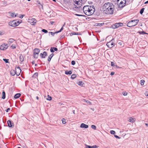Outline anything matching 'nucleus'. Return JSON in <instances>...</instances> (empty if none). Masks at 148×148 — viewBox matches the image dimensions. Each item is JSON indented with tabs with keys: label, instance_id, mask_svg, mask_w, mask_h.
Here are the masks:
<instances>
[{
	"label": "nucleus",
	"instance_id": "1",
	"mask_svg": "<svg viewBox=\"0 0 148 148\" xmlns=\"http://www.w3.org/2000/svg\"><path fill=\"white\" fill-rule=\"evenodd\" d=\"M114 9V5L112 3L109 2L105 3L102 7L103 12L108 14H112Z\"/></svg>",
	"mask_w": 148,
	"mask_h": 148
},
{
	"label": "nucleus",
	"instance_id": "2",
	"mask_svg": "<svg viewBox=\"0 0 148 148\" xmlns=\"http://www.w3.org/2000/svg\"><path fill=\"white\" fill-rule=\"evenodd\" d=\"M83 10L84 14L87 16H90L94 13L95 9L94 6L86 5L84 7Z\"/></svg>",
	"mask_w": 148,
	"mask_h": 148
},
{
	"label": "nucleus",
	"instance_id": "3",
	"mask_svg": "<svg viewBox=\"0 0 148 148\" xmlns=\"http://www.w3.org/2000/svg\"><path fill=\"white\" fill-rule=\"evenodd\" d=\"M139 21L138 20H132L128 22L127 24V26L131 27L136 25Z\"/></svg>",
	"mask_w": 148,
	"mask_h": 148
},
{
	"label": "nucleus",
	"instance_id": "4",
	"mask_svg": "<svg viewBox=\"0 0 148 148\" xmlns=\"http://www.w3.org/2000/svg\"><path fill=\"white\" fill-rule=\"evenodd\" d=\"M117 2L118 7L121 8L125 5L126 1V0H117Z\"/></svg>",
	"mask_w": 148,
	"mask_h": 148
},
{
	"label": "nucleus",
	"instance_id": "5",
	"mask_svg": "<svg viewBox=\"0 0 148 148\" xmlns=\"http://www.w3.org/2000/svg\"><path fill=\"white\" fill-rule=\"evenodd\" d=\"M28 22L32 25H34L36 23V20L34 18L30 17L28 19Z\"/></svg>",
	"mask_w": 148,
	"mask_h": 148
},
{
	"label": "nucleus",
	"instance_id": "6",
	"mask_svg": "<svg viewBox=\"0 0 148 148\" xmlns=\"http://www.w3.org/2000/svg\"><path fill=\"white\" fill-rule=\"evenodd\" d=\"M9 24L10 26L15 27L17 26L19 24V23L18 21H13L10 22L9 23Z\"/></svg>",
	"mask_w": 148,
	"mask_h": 148
},
{
	"label": "nucleus",
	"instance_id": "7",
	"mask_svg": "<svg viewBox=\"0 0 148 148\" xmlns=\"http://www.w3.org/2000/svg\"><path fill=\"white\" fill-rule=\"evenodd\" d=\"M74 2L75 4L77 5L78 6L75 5V8H79V10L82 9V8H81V5H82V3L79 0H75Z\"/></svg>",
	"mask_w": 148,
	"mask_h": 148
},
{
	"label": "nucleus",
	"instance_id": "8",
	"mask_svg": "<svg viewBox=\"0 0 148 148\" xmlns=\"http://www.w3.org/2000/svg\"><path fill=\"white\" fill-rule=\"evenodd\" d=\"M114 38L112 39L110 41L108 42L106 44L107 46L109 48L113 47L114 45Z\"/></svg>",
	"mask_w": 148,
	"mask_h": 148
},
{
	"label": "nucleus",
	"instance_id": "9",
	"mask_svg": "<svg viewBox=\"0 0 148 148\" xmlns=\"http://www.w3.org/2000/svg\"><path fill=\"white\" fill-rule=\"evenodd\" d=\"M8 47L7 44L5 43L2 44L0 46V49L1 50H5Z\"/></svg>",
	"mask_w": 148,
	"mask_h": 148
},
{
	"label": "nucleus",
	"instance_id": "10",
	"mask_svg": "<svg viewBox=\"0 0 148 148\" xmlns=\"http://www.w3.org/2000/svg\"><path fill=\"white\" fill-rule=\"evenodd\" d=\"M123 25V24L122 23H116L112 25V27L114 29L119 27L120 26H121Z\"/></svg>",
	"mask_w": 148,
	"mask_h": 148
},
{
	"label": "nucleus",
	"instance_id": "11",
	"mask_svg": "<svg viewBox=\"0 0 148 148\" xmlns=\"http://www.w3.org/2000/svg\"><path fill=\"white\" fill-rule=\"evenodd\" d=\"M15 71L16 73V75H19L21 72V69L18 66L16 68Z\"/></svg>",
	"mask_w": 148,
	"mask_h": 148
},
{
	"label": "nucleus",
	"instance_id": "12",
	"mask_svg": "<svg viewBox=\"0 0 148 148\" xmlns=\"http://www.w3.org/2000/svg\"><path fill=\"white\" fill-rule=\"evenodd\" d=\"M40 52L39 49H35L33 51L34 54V55H38Z\"/></svg>",
	"mask_w": 148,
	"mask_h": 148
},
{
	"label": "nucleus",
	"instance_id": "13",
	"mask_svg": "<svg viewBox=\"0 0 148 148\" xmlns=\"http://www.w3.org/2000/svg\"><path fill=\"white\" fill-rule=\"evenodd\" d=\"M88 127V125L85 124L84 123H82L80 126V127L82 128H87Z\"/></svg>",
	"mask_w": 148,
	"mask_h": 148
},
{
	"label": "nucleus",
	"instance_id": "14",
	"mask_svg": "<svg viewBox=\"0 0 148 148\" xmlns=\"http://www.w3.org/2000/svg\"><path fill=\"white\" fill-rule=\"evenodd\" d=\"M10 74L12 75H13V76L15 75V74H16V71L13 69L11 70L10 71Z\"/></svg>",
	"mask_w": 148,
	"mask_h": 148
},
{
	"label": "nucleus",
	"instance_id": "15",
	"mask_svg": "<svg viewBox=\"0 0 148 148\" xmlns=\"http://www.w3.org/2000/svg\"><path fill=\"white\" fill-rule=\"evenodd\" d=\"M135 120L136 119L135 118H134L132 117H130L129 118V121L131 122L134 123V122H135Z\"/></svg>",
	"mask_w": 148,
	"mask_h": 148
},
{
	"label": "nucleus",
	"instance_id": "16",
	"mask_svg": "<svg viewBox=\"0 0 148 148\" xmlns=\"http://www.w3.org/2000/svg\"><path fill=\"white\" fill-rule=\"evenodd\" d=\"M8 125L9 127H11L12 126V123L11 122L10 120H8L7 121ZM13 125V124L12 123Z\"/></svg>",
	"mask_w": 148,
	"mask_h": 148
},
{
	"label": "nucleus",
	"instance_id": "17",
	"mask_svg": "<svg viewBox=\"0 0 148 148\" xmlns=\"http://www.w3.org/2000/svg\"><path fill=\"white\" fill-rule=\"evenodd\" d=\"M21 94L20 93H17L14 96V98L15 99H17L18 98L21 96Z\"/></svg>",
	"mask_w": 148,
	"mask_h": 148
},
{
	"label": "nucleus",
	"instance_id": "18",
	"mask_svg": "<svg viewBox=\"0 0 148 148\" xmlns=\"http://www.w3.org/2000/svg\"><path fill=\"white\" fill-rule=\"evenodd\" d=\"M65 73L66 75H71L72 74V72L71 71H65Z\"/></svg>",
	"mask_w": 148,
	"mask_h": 148
},
{
	"label": "nucleus",
	"instance_id": "19",
	"mask_svg": "<svg viewBox=\"0 0 148 148\" xmlns=\"http://www.w3.org/2000/svg\"><path fill=\"white\" fill-rule=\"evenodd\" d=\"M87 147L88 148H97L98 147L96 145H95L92 146L89 145H87Z\"/></svg>",
	"mask_w": 148,
	"mask_h": 148
},
{
	"label": "nucleus",
	"instance_id": "20",
	"mask_svg": "<svg viewBox=\"0 0 148 148\" xmlns=\"http://www.w3.org/2000/svg\"><path fill=\"white\" fill-rule=\"evenodd\" d=\"M19 58L21 62H22L24 61V58L23 56H19Z\"/></svg>",
	"mask_w": 148,
	"mask_h": 148
},
{
	"label": "nucleus",
	"instance_id": "21",
	"mask_svg": "<svg viewBox=\"0 0 148 148\" xmlns=\"http://www.w3.org/2000/svg\"><path fill=\"white\" fill-rule=\"evenodd\" d=\"M82 101H84V102H86V103H88L89 104V105H91V102H90V101H89L88 100H86V99H83Z\"/></svg>",
	"mask_w": 148,
	"mask_h": 148
},
{
	"label": "nucleus",
	"instance_id": "22",
	"mask_svg": "<svg viewBox=\"0 0 148 148\" xmlns=\"http://www.w3.org/2000/svg\"><path fill=\"white\" fill-rule=\"evenodd\" d=\"M38 6L40 8V9L41 8H42V10L43 9V7L42 5L40 2H39L38 3Z\"/></svg>",
	"mask_w": 148,
	"mask_h": 148
},
{
	"label": "nucleus",
	"instance_id": "23",
	"mask_svg": "<svg viewBox=\"0 0 148 148\" xmlns=\"http://www.w3.org/2000/svg\"><path fill=\"white\" fill-rule=\"evenodd\" d=\"M38 73H35L33 75L32 77L34 78H36L38 76Z\"/></svg>",
	"mask_w": 148,
	"mask_h": 148
},
{
	"label": "nucleus",
	"instance_id": "24",
	"mask_svg": "<svg viewBox=\"0 0 148 148\" xmlns=\"http://www.w3.org/2000/svg\"><path fill=\"white\" fill-rule=\"evenodd\" d=\"M2 98L3 99H4L5 97V92L4 91H3L2 92Z\"/></svg>",
	"mask_w": 148,
	"mask_h": 148
},
{
	"label": "nucleus",
	"instance_id": "25",
	"mask_svg": "<svg viewBox=\"0 0 148 148\" xmlns=\"http://www.w3.org/2000/svg\"><path fill=\"white\" fill-rule=\"evenodd\" d=\"M77 84L79 86H82L83 85V83L82 81H80L78 82Z\"/></svg>",
	"mask_w": 148,
	"mask_h": 148
},
{
	"label": "nucleus",
	"instance_id": "26",
	"mask_svg": "<svg viewBox=\"0 0 148 148\" xmlns=\"http://www.w3.org/2000/svg\"><path fill=\"white\" fill-rule=\"evenodd\" d=\"M76 77V75L75 74H73L71 76V78L72 79H73Z\"/></svg>",
	"mask_w": 148,
	"mask_h": 148
},
{
	"label": "nucleus",
	"instance_id": "27",
	"mask_svg": "<svg viewBox=\"0 0 148 148\" xmlns=\"http://www.w3.org/2000/svg\"><path fill=\"white\" fill-rule=\"evenodd\" d=\"M14 40L13 38H10L9 40V42L10 43H11L14 42Z\"/></svg>",
	"mask_w": 148,
	"mask_h": 148
},
{
	"label": "nucleus",
	"instance_id": "28",
	"mask_svg": "<svg viewBox=\"0 0 148 148\" xmlns=\"http://www.w3.org/2000/svg\"><path fill=\"white\" fill-rule=\"evenodd\" d=\"M144 8H143L141 9L140 12V14H143L144 11Z\"/></svg>",
	"mask_w": 148,
	"mask_h": 148
},
{
	"label": "nucleus",
	"instance_id": "29",
	"mask_svg": "<svg viewBox=\"0 0 148 148\" xmlns=\"http://www.w3.org/2000/svg\"><path fill=\"white\" fill-rule=\"evenodd\" d=\"M51 33V35L53 36H54V34H56V33H58V32H57H57H49V33Z\"/></svg>",
	"mask_w": 148,
	"mask_h": 148
},
{
	"label": "nucleus",
	"instance_id": "30",
	"mask_svg": "<svg viewBox=\"0 0 148 148\" xmlns=\"http://www.w3.org/2000/svg\"><path fill=\"white\" fill-rule=\"evenodd\" d=\"M145 82V81L143 80H142L140 81V84L141 85H143Z\"/></svg>",
	"mask_w": 148,
	"mask_h": 148
},
{
	"label": "nucleus",
	"instance_id": "31",
	"mask_svg": "<svg viewBox=\"0 0 148 148\" xmlns=\"http://www.w3.org/2000/svg\"><path fill=\"white\" fill-rule=\"evenodd\" d=\"M91 127V128L94 130H95L96 129V127L94 125H92Z\"/></svg>",
	"mask_w": 148,
	"mask_h": 148
},
{
	"label": "nucleus",
	"instance_id": "32",
	"mask_svg": "<svg viewBox=\"0 0 148 148\" xmlns=\"http://www.w3.org/2000/svg\"><path fill=\"white\" fill-rule=\"evenodd\" d=\"M103 24L104 23H97L96 26H101V25H103Z\"/></svg>",
	"mask_w": 148,
	"mask_h": 148
},
{
	"label": "nucleus",
	"instance_id": "33",
	"mask_svg": "<svg viewBox=\"0 0 148 148\" xmlns=\"http://www.w3.org/2000/svg\"><path fill=\"white\" fill-rule=\"evenodd\" d=\"M3 60L6 63H8V62L9 60L6 59H3Z\"/></svg>",
	"mask_w": 148,
	"mask_h": 148
},
{
	"label": "nucleus",
	"instance_id": "34",
	"mask_svg": "<svg viewBox=\"0 0 148 148\" xmlns=\"http://www.w3.org/2000/svg\"><path fill=\"white\" fill-rule=\"evenodd\" d=\"M48 98H47L46 99L47 100H51V96H50L49 95H48Z\"/></svg>",
	"mask_w": 148,
	"mask_h": 148
},
{
	"label": "nucleus",
	"instance_id": "35",
	"mask_svg": "<svg viewBox=\"0 0 148 148\" xmlns=\"http://www.w3.org/2000/svg\"><path fill=\"white\" fill-rule=\"evenodd\" d=\"M62 121V123L63 124H65L66 123V122L65 121V119L64 118H63Z\"/></svg>",
	"mask_w": 148,
	"mask_h": 148
},
{
	"label": "nucleus",
	"instance_id": "36",
	"mask_svg": "<svg viewBox=\"0 0 148 148\" xmlns=\"http://www.w3.org/2000/svg\"><path fill=\"white\" fill-rule=\"evenodd\" d=\"M138 33H139L140 34H147L144 31H142V32H139Z\"/></svg>",
	"mask_w": 148,
	"mask_h": 148
},
{
	"label": "nucleus",
	"instance_id": "37",
	"mask_svg": "<svg viewBox=\"0 0 148 148\" xmlns=\"http://www.w3.org/2000/svg\"><path fill=\"white\" fill-rule=\"evenodd\" d=\"M110 133L112 134H114L115 133V132L114 130H111L110 131Z\"/></svg>",
	"mask_w": 148,
	"mask_h": 148
},
{
	"label": "nucleus",
	"instance_id": "38",
	"mask_svg": "<svg viewBox=\"0 0 148 148\" xmlns=\"http://www.w3.org/2000/svg\"><path fill=\"white\" fill-rule=\"evenodd\" d=\"M42 32H43L45 33H47L48 32V31L47 30H46V29H42Z\"/></svg>",
	"mask_w": 148,
	"mask_h": 148
},
{
	"label": "nucleus",
	"instance_id": "39",
	"mask_svg": "<svg viewBox=\"0 0 148 148\" xmlns=\"http://www.w3.org/2000/svg\"><path fill=\"white\" fill-rule=\"evenodd\" d=\"M53 56H49L48 58V61L49 62H50L52 58V57Z\"/></svg>",
	"mask_w": 148,
	"mask_h": 148
},
{
	"label": "nucleus",
	"instance_id": "40",
	"mask_svg": "<svg viewBox=\"0 0 148 148\" xmlns=\"http://www.w3.org/2000/svg\"><path fill=\"white\" fill-rule=\"evenodd\" d=\"M77 34H76V33L75 32H73V33H71L70 34V35L71 36H72L73 35H77Z\"/></svg>",
	"mask_w": 148,
	"mask_h": 148
},
{
	"label": "nucleus",
	"instance_id": "41",
	"mask_svg": "<svg viewBox=\"0 0 148 148\" xmlns=\"http://www.w3.org/2000/svg\"><path fill=\"white\" fill-rule=\"evenodd\" d=\"M122 93L124 96H126L127 95V92H122Z\"/></svg>",
	"mask_w": 148,
	"mask_h": 148
},
{
	"label": "nucleus",
	"instance_id": "42",
	"mask_svg": "<svg viewBox=\"0 0 148 148\" xmlns=\"http://www.w3.org/2000/svg\"><path fill=\"white\" fill-rule=\"evenodd\" d=\"M75 15L76 16H85V15H84L79 14H75Z\"/></svg>",
	"mask_w": 148,
	"mask_h": 148
},
{
	"label": "nucleus",
	"instance_id": "43",
	"mask_svg": "<svg viewBox=\"0 0 148 148\" xmlns=\"http://www.w3.org/2000/svg\"><path fill=\"white\" fill-rule=\"evenodd\" d=\"M63 27H62L61 28V29H60V30L59 31H57V32L58 33H59L61 32V31L63 30Z\"/></svg>",
	"mask_w": 148,
	"mask_h": 148
},
{
	"label": "nucleus",
	"instance_id": "44",
	"mask_svg": "<svg viewBox=\"0 0 148 148\" xmlns=\"http://www.w3.org/2000/svg\"><path fill=\"white\" fill-rule=\"evenodd\" d=\"M75 62L74 61H73V60L71 62V64L73 65H74L75 64Z\"/></svg>",
	"mask_w": 148,
	"mask_h": 148
},
{
	"label": "nucleus",
	"instance_id": "45",
	"mask_svg": "<svg viewBox=\"0 0 148 148\" xmlns=\"http://www.w3.org/2000/svg\"><path fill=\"white\" fill-rule=\"evenodd\" d=\"M10 13V15H11V16H12V17L14 16V13L11 12V13Z\"/></svg>",
	"mask_w": 148,
	"mask_h": 148
},
{
	"label": "nucleus",
	"instance_id": "46",
	"mask_svg": "<svg viewBox=\"0 0 148 148\" xmlns=\"http://www.w3.org/2000/svg\"><path fill=\"white\" fill-rule=\"evenodd\" d=\"M47 55V52L46 51H44L43 53L42 56H46Z\"/></svg>",
	"mask_w": 148,
	"mask_h": 148
},
{
	"label": "nucleus",
	"instance_id": "47",
	"mask_svg": "<svg viewBox=\"0 0 148 148\" xmlns=\"http://www.w3.org/2000/svg\"><path fill=\"white\" fill-rule=\"evenodd\" d=\"M11 47L12 48V49H14V48H15L16 47V46L14 45H12L11 46Z\"/></svg>",
	"mask_w": 148,
	"mask_h": 148
},
{
	"label": "nucleus",
	"instance_id": "48",
	"mask_svg": "<svg viewBox=\"0 0 148 148\" xmlns=\"http://www.w3.org/2000/svg\"><path fill=\"white\" fill-rule=\"evenodd\" d=\"M4 33V32L3 31H0V35H3Z\"/></svg>",
	"mask_w": 148,
	"mask_h": 148
},
{
	"label": "nucleus",
	"instance_id": "49",
	"mask_svg": "<svg viewBox=\"0 0 148 148\" xmlns=\"http://www.w3.org/2000/svg\"><path fill=\"white\" fill-rule=\"evenodd\" d=\"M111 66H115L114 63L113 62H111Z\"/></svg>",
	"mask_w": 148,
	"mask_h": 148
},
{
	"label": "nucleus",
	"instance_id": "50",
	"mask_svg": "<svg viewBox=\"0 0 148 148\" xmlns=\"http://www.w3.org/2000/svg\"><path fill=\"white\" fill-rule=\"evenodd\" d=\"M145 94L146 96L148 97V92H146L145 93Z\"/></svg>",
	"mask_w": 148,
	"mask_h": 148
},
{
	"label": "nucleus",
	"instance_id": "51",
	"mask_svg": "<svg viewBox=\"0 0 148 148\" xmlns=\"http://www.w3.org/2000/svg\"><path fill=\"white\" fill-rule=\"evenodd\" d=\"M53 49L55 51H57L58 50V49L57 48L55 47H52Z\"/></svg>",
	"mask_w": 148,
	"mask_h": 148
},
{
	"label": "nucleus",
	"instance_id": "52",
	"mask_svg": "<svg viewBox=\"0 0 148 148\" xmlns=\"http://www.w3.org/2000/svg\"><path fill=\"white\" fill-rule=\"evenodd\" d=\"M50 50L51 52H52V53L53 52H54V50H53V49L52 47H51V48Z\"/></svg>",
	"mask_w": 148,
	"mask_h": 148
},
{
	"label": "nucleus",
	"instance_id": "53",
	"mask_svg": "<svg viewBox=\"0 0 148 148\" xmlns=\"http://www.w3.org/2000/svg\"><path fill=\"white\" fill-rule=\"evenodd\" d=\"M114 137H116V138H119V139H120V137H119L118 136H117V135H114Z\"/></svg>",
	"mask_w": 148,
	"mask_h": 148
},
{
	"label": "nucleus",
	"instance_id": "54",
	"mask_svg": "<svg viewBox=\"0 0 148 148\" xmlns=\"http://www.w3.org/2000/svg\"><path fill=\"white\" fill-rule=\"evenodd\" d=\"M114 74V72H112L110 73V75H112Z\"/></svg>",
	"mask_w": 148,
	"mask_h": 148
},
{
	"label": "nucleus",
	"instance_id": "55",
	"mask_svg": "<svg viewBox=\"0 0 148 148\" xmlns=\"http://www.w3.org/2000/svg\"><path fill=\"white\" fill-rule=\"evenodd\" d=\"M10 110V108H8L6 110V112H8V111Z\"/></svg>",
	"mask_w": 148,
	"mask_h": 148
},
{
	"label": "nucleus",
	"instance_id": "56",
	"mask_svg": "<svg viewBox=\"0 0 148 148\" xmlns=\"http://www.w3.org/2000/svg\"><path fill=\"white\" fill-rule=\"evenodd\" d=\"M21 16L20 17V18H23V17L24 16V15H21Z\"/></svg>",
	"mask_w": 148,
	"mask_h": 148
},
{
	"label": "nucleus",
	"instance_id": "57",
	"mask_svg": "<svg viewBox=\"0 0 148 148\" xmlns=\"http://www.w3.org/2000/svg\"><path fill=\"white\" fill-rule=\"evenodd\" d=\"M34 58H37L38 56H33Z\"/></svg>",
	"mask_w": 148,
	"mask_h": 148
},
{
	"label": "nucleus",
	"instance_id": "58",
	"mask_svg": "<svg viewBox=\"0 0 148 148\" xmlns=\"http://www.w3.org/2000/svg\"><path fill=\"white\" fill-rule=\"evenodd\" d=\"M50 23H51V25H53V23H54V22H53V21H51L50 22Z\"/></svg>",
	"mask_w": 148,
	"mask_h": 148
},
{
	"label": "nucleus",
	"instance_id": "59",
	"mask_svg": "<svg viewBox=\"0 0 148 148\" xmlns=\"http://www.w3.org/2000/svg\"><path fill=\"white\" fill-rule=\"evenodd\" d=\"M34 63L35 62L34 61H33L32 62V64H34Z\"/></svg>",
	"mask_w": 148,
	"mask_h": 148
},
{
	"label": "nucleus",
	"instance_id": "60",
	"mask_svg": "<svg viewBox=\"0 0 148 148\" xmlns=\"http://www.w3.org/2000/svg\"><path fill=\"white\" fill-rule=\"evenodd\" d=\"M45 56H41V58H45Z\"/></svg>",
	"mask_w": 148,
	"mask_h": 148
},
{
	"label": "nucleus",
	"instance_id": "61",
	"mask_svg": "<svg viewBox=\"0 0 148 148\" xmlns=\"http://www.w3.org/2000/svg\"><path fill=\"white\" fill-rule=\"evenodd\" d=\"M145 125L146 126L148 127V124L146 123H145Z\"/></svg>",
	"mask_w": 148,
	"mask_h": 148
},
{
	"label": "nucleus",
	"instance_id": "62",
	"mask_svg": "<svg viewBox=\"0 0 148 148\" xmlns=\"http://www.w3.org/2000/svg\"><path fill=\"white\" fill-rule=\"evenodd\" d=\"M147 3H148V1H147L146 2H145V4H147Z\"/></svg>",
	"mask_w": 148,
	"mask_h": 148
},
{
	"label": "nucleus",
	"instance_id": "63",
	"mask_svg": "<svg viewBox=\"0 0 148 148\" xmlns=\"http://www.w3.org/2000/svg\"><path fill=\"white\" fill-rule=\"evenodd\" d=\"M73 113L74 114H75V110H73Z\"/></svg>",
	"mask_w": 148,
	"mask_h": 148
},
{
	"label": "nucleus",
	"instance_id": "64",
	"mask_svg": "<svg viewBox=\"0 0 148 148\" xmlns=\"http://www.w3.org/2000/svg\"><path fill=\"white\" fill-rule=\"evenodd\" d=\"M42 55H43V53H40V56H42Z\"/></svg>",
	"mask_w": 148,
	"mask_h": 148
}]
</instances>
